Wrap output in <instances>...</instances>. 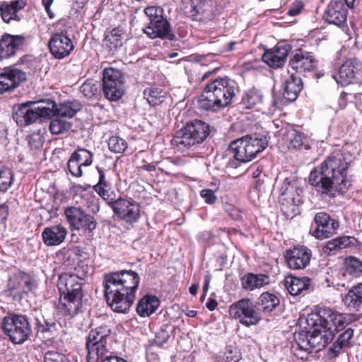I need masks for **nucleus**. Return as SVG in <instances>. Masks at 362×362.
Wrapping results in <instances>:
<instances>
[{"instance_id": "nucleus-57", "label": "nucleus", "mask_w": 362, "mask_h": 362, "mask_svg": "<svg viewBox=\"0 0 362 362\" xmlns=\"http://www.w3.org/2000/svg\"><path fill=\"white\" fill-rule=\"evenodd\" d=\"M45 362H70L66 357L57 351H49L45 355Z\"/></svg>"}, {"instance_id": "nucleus-42", "label": "nucleus", "mask_w": 362, "mask_h": 362, "mask_svg": "<svg viewBox=\"0 0 362 362\" xmlns=\"http://www.w3.org/2000/svg\"><path fill=\"white\" fill-rule=\"evenodd\" d=\"M80 90L86 98L97 99L100 94V85L93 80H87L81 86Z\"/></svg>"}, {"instance_id": "nucleus-56", "label": "nucleus", "mask_w": 362, "mask_h": 362, "mask_svg": "<svg viewBox=\"0 0 362 362\" xmlns=\"http://www.w3.org/2000/svg\"><path fill=\"white\" fill-rule=\"evenodd\" d=\"M281 190L282 194H286L290 198L292 199H293V194L295 192L298 194H299V193L301 192V189L297 188L296 182L292 181L287 182V179L286 180L284 186L281 188Z\"/></svg>"}, {"instance_id": "nucleus-5", "label": "nucleus", "mask_w": 362, "mask_h": 362, "mask_svg": "<svg viewBox=\"0 0 362 362\" xmlns=\"http://www.w3.org/2000/svg\"><path fill=\"white\" fill-rule=\"evenodd\" d=\"M268 143L267 135L260 134L245 135L233 141L229 150L233 153L234 160L228 162V166L236 168L240 163L251 161L267 147Z\"/></svg>"}, {"instance_id": "nucleus-63", "label": "nucleus", "mask_w": 362, "mask_h": 362, "mask_svg": "<svg viewBox=\"0 0 362 362\" xmlns=\"http://www.w3.org/2000/svg\"><path fill=\"white\" fill-rule=\"evenodd\" d=\"M241 42H238L235 41H231L226 44L224 47V49L226 52H232L238 49V46L240 45Z\"/></svg>"}, {"instance_id": "nucleus-46", "label": "nucleus", "mask_w": 362, "mask_h": 362, "mask_svg": "<svg viewBox=\"0 0 362 362\" xmlns=\"http://www.w3.org/2000/svg\"><path fill=\"white\" fill-rule=\"evenodd\" d=\"M13 174L6 167L0 168V192H6L12 185Z\"/></svg>"}, {"instance_id": "nucleus-6", "label": "nucleus", "mask_w": 362, "mask_h": 362, "mask_svg": "<svg viewBox=\"0 0 362 362\" xmlns=\"http://www.w3.org/2000/svg\"><path fill=\"white\" fill-rule=\"evenodd\" d=\"M107 326H100L91 329L86 339L87 362H126L122 358L112 354L107 346V339L110 334Z\"/></svg>"}, {"instance_id": "nucleus-50", "label": "nucleus", "mask_w": 362, "mask_h": 362, "mask_svg": "<svg viewBox=\"0 0 362 362\" xmlns=\"http://www.w3.org/2000/svg\"><path fill=\"white\" fill-rule=\"evenodd\" d=\"M35 329L37 332L47 333L52 331V329L55 327V323L47 322L44 316L40 315L35 317Z\"/></svg>"}, {"instance_id": "nucleus-4", "label": "nucleus", "mask_w": 362, "mask_h": 362, "mask_svg": "<svg viewBox=\"0 0 362 362\" xmlns=\"http://www.w3.org/2000/svg\"><path fill=\"white\" fill-rule=\"evenodd\" d=\"M76 277L60 275L57 287L59 291L58 312L64 316L74 317L81 310L83 293Z\"/></svg>"}, {"instance_id": "nucleus-38", "label": "nucleus", "mask_w": 362, "mask_h": 362, "mask_svg": "<svg viewBox=\"0 0 362 362\" xmlns=\"http://www.w3.org/2000/svg\"><path fill=\"white\" fill-rule=\"evenodd\" d=\"M167 93L161 88L151 87L144 91V98L152 106L159 105L167 98Z\"/></svg>"}, {"instance_id": "nucleus-29", "label": "nucleus", "mask_w": 362, "mask_h": 362, "mask_svg": "<svg viewBox=\"0 0 362 362\" xmlns=\"http://www.w3.org/2000/svg\"><path fill=\"white\" fill-rule=\"evenodd\" d=\"M46 106L51 109V115L67 119L73 117L81 109V104L77 100L67 101L59 105L50 100L47 103Z\"/></svg>"}, {"instance_id": "nucleus-14", "label": "nucleus", "mask_w": 362, "mask_h": 362, "mask_svg": "<svg viewBox=\"0 0 362 362\" xmlns=\"http://www.w3.org/2000/svg\"><path fill=\"white\" fill-rule=\"evenodd\" d=\"M303 89V83L300 77L291 74L282 83V97L274 96L272 100L273 110L281 109L289 103L295 101Z\"/></svg>"}, {"instance_id": "nucleus-1", "label": "nucleus", "mask_w": 362, "mask_h": 362, "mask_svg": "<svg viewBox=\"0 0 362 362\" xmlns=\"http://www.w3.org/2000/svg\"><path fill=\"white\" fill-rule=\"evenodd\" d=\"M352 156L346 151H337L312 170L309 182L321 194L333 197L337 191L347 188V169Z\"/></svg>"}, {"instance_id": "nucleus-48", "label": "nucleus", "mask_w": 362, "mask_h": 362, "mask_svg": "<svg viewBox=\"0 0 362 362\" xmlns=\"http://www.w3.org/2000/svg\"><path fill=\"white\" fill-rule=\"evenodd\" d=\"M346 272L354 276L362 274V262L356 257H350L346 261Z\"/></svg>"}, {"instance_id": "nucleus-15", "label": "nucleus", "mask_w": 362, "mask_h": 362, "mask_svg": "<svg viewBox=\"0 0 362 362\" xmlns=\"http://www.w3.org/2000/svg\"><path fill=\"white\" fill-rule=\"evenodd\" d=\"M64 214L72 229L90 233L96 228L95 218L80 207H68L65 209Z\"/></svg>"}, {"instance_id": "nucleus-37", "label": "nucleus", "mask_w": 362, "mask_h": 362, "mask_svg": "<svg viewBox=\"0 0 362 362\" xmlns=\"http://www.w3.org/2000/svg\"><path fill=\"white\" fill-rule=\"evenodd\" d=\"M354 335L352 329L349 328L341 333L337 338V340L329 349V355L331 357H335L338 355L340 351L350 345V340Z\"/></svg>"}, {"instance_id": "nucleus-26", "label": "nucleus", "mask_w": 362, "mask_h": 362, "mask_svg": "<svg viewBox=\"0 0 362 362\" xmlns=\"http://www.w3.org/2000/svg\"><path fill=\"white\" fill-rule=\"evenodd\" d=\"M25 37L5 33L0 39V60L12 57L22 47Z\"/></svg>"}, {"instance_id": "nucleus-61", "label": "nucleus", "mask_w": 362, "mask_h": 362, "mask_svg": "<svg viewBox=\"0 0 362 362\" xmlns=\"http://www.w3.org/2000/svg\"><path fill=\"white\" fill-rule=\"evenodd\" d=\"M168 338V334L165 331H161L156 336V341L157 344L162 345L167 342Z\"/></svg>"}, {"instance_id": "nucleus-11", "label": "nucleus", "mask_w": 362, "mask_h": 362, "mask_svg": "<svg viewBox=\"0 0 362 362\" xmlns=\"http://www.w3.org/2000/svg\"><path fill=\"white\" fill-rule=\"evenodd\" d=\"M228 312L231 318L246 327L256 325L262 320L260 313L250 298H242L233 303Z\"/></svg>"}, {"instance_id": "nucleus-64", "label": "nucleus", "mask_w": 362, "mask_h": 362, "mask_svg": "<svg viewBox=\"0 0 362 362\" xmlns=\"http://www.w3.org/2000/svg\"><path fill=\"white\" fill-rule=\"evenodd\" d=\"M217 305L218 303L216 300L209 299L206 303V306L209 310L212 311L216 308Z\"/></svg>"}, {"instance_id": "nucleus-12", "label": "nucleus", "mask_w": 362, "mask_h": 362, "mask_svg": "<svg viewBox=\"0 0 362 362\" xmlns=\"http://www.w3.org/2000/svg\"><path fill=\"white\" fill-rule=\"evenodd\" d=\"M103 93L105 98L116 101L124 93V78L119 69L106 68L103 73Z\"/></svg>"}, {"instance_id": "nucleus-7", "label": "nucleus", "mask_w": 362, "mask_h": 362, "mask_svg": "<svg viewBox=\"0 0 362 362\" xmlns=\"http://www.w3.org/2000/svg\"><path fill=\"white\" fill-rule=\"evenodd\" d=\"M209 134V125L200 119H194L177 131L171 144L178 151L185 152L202 143Z\"/></svg>"}, {"instance_id": "nucleus-18", "label": "nucleus", "mask_w": 362, "mask_h": 362, "mask_svg": "<svg viewBox=\"0 0 362 362\" xmlns=\"http://www.w3.org/2000/svg\"><path fill=\"white\" fill-rule=\"evenodd\" d=\"M314 221L315 226H313L314 228L312 234L317 239H325L332 236L339 228V223L325 212L316 214Z\"/></svg>"}, {"instance_id": "nucleus-43", "label": "nucleus", "mask_w": 362, "mask_h": 362, "mask_svg": "<svg viewBox=\"0 0 362 362\" xmlns=\"http://www.w3.org/2000/svg\"><path fill=\"white\" fill-rule=\"evenodd\" d=\"M71 156L83 167L89 166L93 163V154L86 148H78L76 149Z\"/></svg>"}, {"instance_id": "nucleus-19", "label": "nucleus", "mask_w": 362, "mask_h": 362, "mask_svg": "<svg viewBox=\"0 0 362 362\" xmlns=\"http://www.w3.org/2000/svg\"><path fill=\"white\" fill-rule=\"evenodd\" d=\"M349 8L343 0H331L323 18L327 23L341 27L346 22Z\"/></svg>"}, {"instance_id": "nucleus-62", "label": "nucleus", "mask_w": 362, "mask_h": 362, "mask_svg": "<svg viewBox=\"0 0 362 362\" xmlns=\"http://www.w3.org/2000/svg\"><path fill=\"white\" fill-rule=\"evenodd\" d=\"M53 1L54 0H42V5L44 6L48 16L51 19L54 17V13L50 9V6L52 4Z\"/></svg>"}, {"instance_id": "nucleus-39", "label": "nucleus", "mask_w": 362, "mask_h": 362, "mask_svg": "<svg viewBox=\"0 0 362 362\" xmlns=\"http://www.w3.org/2000/svg\"><path fill=\"white\" fill-rule=\"evenodd\" d=\"M50 116H53V118L51 119L49 129L52 134H65L71 129L72 124L67 119L56 115H51Z\"/></svg>"}, {"instance_id": "nucleus-49", "label": "nucleus", "mask_w": 362, "mask_h": 362, "mask_svg": "<svg viewBox=\"0 0 362 362\" xmlns=\"http://www.w3.org/2000/svg\"><path fill=\"white\" fill-rule=\"evenodd\" d=\"M211 0H195V20H200L204 14L209 15L211 12Z\"/></svg>"}, {"instance_id": "nucleus-32", "label": "nucleus", "mask_w": 362, "mask_h": 362, "mask_svg": "<svg viewBox=\"0 0 362 362\" xmlns=\"http://www.w3.org/2000/svg\"><path fill=\"white\" fill-rule=\"evenodd\" d=\"M310 279L308 277H296L289 276L284 279V286L292 296L303 293L309 289Z\"/></svg>"}, {"instance_id": "nucleus-34", "label": "nucleus", "mask_w": 362, "mask_h": 362, "mask_svg": "<svg viewBox=\"0 0 362 362\" xmlns=\"http://www.w3.org/2000/svg\"><path fill=\"white\" fill-rule=\"evenodd\" d=\"M356 243V238L352 236L339 237L329 240L322 250L325 254L332 255L340 250L355 245Z\"/></svg>"}, {"instance_id": "nucleus-25", "label": "nucleus", "mask_w": 362, "mask_h": 362, "mask_svg": "<svg viewBox=\"0 0 362 362\" xmlns=\"http://www.w3.org/2000/svg\"><path fill=\"white\" fill-rule=\"evenodd\" d=\"M361 70V65L356 59H348L340 66L335 80L342 86L356 83Z\"/></svg>"}, {"instance_id": "nucleus-53", "label": "nucleus", "mask_w": 362, "mask_h": 362, "mask_svg": "<svg viewBox=\"0 0 362 362\" xmlns=\"http://www.w3.org/2000/svg\"><path fill=\"white\" fill-rule=\"evenodd\" d=\"M95 191L111 208L112 207L117 199H115V194L111 191V188L100 189V190Z\"/></svg>"}, {"instance_id": "nucleus-21", "label": "nucleus", "mask_w": 362, "mask_h": 362, "mask_svg": "<svg viewBox=\"0 0 362 362\" xmlns=\"http://www.w3.org/2000/svg\"><path fill=\"white\" fill-rule=\"evenodd\" d=\"M112 209L115 214L127 223L135 222L140 216V206L125 199H117Z\"/></svg>"}, {"instance_id": "nucleus-24", "label": "nucleus", "mask_w": 362, "mask_h": 362, "mask_svg": "<svg viewBox=\"0 0 362 362\" xmlns=\"http://www.w3.org/2000/svg\"><path fill=\"white\" fill-rule=\"evenodd\" d=\"M291 51L288 45H276L272 49H267L262 59L270 67L278 69L283 66Z\"/></svg>"}, {"instance_id": "nucleus-40", "label": "nucleus", "mask_w": 362, "mask_h": 362, "mask_svg": "<svg viewBox=\"0 0 362 362\" xmlns=\"http://www.w3.org/2000/svg\"><path fill=\"white\" fill-rule=\"evenodd\" d=\"M122 30L118 28H113L106 32L104 39V45L110 50H116L122 45Z\"/></svg>"}, {"instance_id": "nucleus-20", "label": "nucleus", "mask_w": 362, "mask_h": 362, "mask_svg": "<svg viewBox=\"0 0 362 362\" xmlns=\"http://www.w3.org/2000/svg\"><path fill=\"white\" fill-rule=\"evenodd\" d=\"M26 73L19 69L6 67L0 73V93L11 92L26 80Z\"/></svg>"}, {"instance_id": "nucleus-60", "label": "nucleus", "mask_w": 362, "mask_h": 362, "mask_svg": "<svg viewBox=\"0 0 362 362\" xmlns=\"http://www.w3.org/2000/svg\"><path fill=\"white\" fill-rule=\"evenodd\" d=\"M303 4L300 0H296L291 4L290 8L288 9L287 14L289 16L294 17L300 14L303 9Z\"/></svg>"}, {"instance_id": "nucleus-51", "label": "nucleus", "mask_w": 362, "mask_h": 362, "mask_svg": "<svg viewBox=\"0 0 362 362\" xmlns=\"http://www.w3.org/2000/svg\"><path fill=\"white\" fill-rule=\"evenodd\" d=\"M346 323L345 320V317L341 314L337 313L335 317H334L333 322L330 325L331 329H327L328 332H330L332 334V337L335 333L341 330Z\"/></svg>"}, {"instance_id": "nucleus-47", "label": "nucleus", "mask_w": 362, "mask_h": 362, "mask_svg": "<svg viewBox=\"0 0 362 362\" xmlns=\"http://www.w3.org/2000/svg\"><path fill=\"white\" fill-rule=\"evenodd\" d=\"M108 148L112 152L122 153L127 148V143L119 136H111L108 140Z\"/></svg>"}, {"instance_id": "nucleus-17", "label": "nucleus", "mask_w": 362, "mask_h": 362, "mask_svg": "<svg viewBox=\"0 0 362 362\" xmlns=\"http://www.w3.org/2000/svg\"><path fill=\"white\" fill-rule=\"evenodd\" d=\"M312 257V251L304 245H296L287 250L285 259L291 269L299 270L305 269L309 264Z\"/></svg>"}, {"instance_id": "nucleus-22", "label": "nucleus", "mask_w": 362, "mask_h": 362, "mask_svg": "<svg viewBox=\"0 0 362 362\" xmlns=\"http://www.w3.org/2000/svg\"><path fill=\"white\" fill-rule=\"evenodd\" d=\"M27 0L0 1V16L2 21L7 24L20 22L22 16L19 14V12L25 8Z\"/></svg>"}, {"instance_id": "nucleus-59", "label": "nucleus", "mask_w": 362, "mask_h": 362, "mask_svg": "<svg viewBox=\"0 0 362 362\" xmlns=\"http://www.w3.org/2000/svg\"><path fill=\"white\" fill-rule=\"evenodd\" d=\"M200 196L208 204H213L217 200L214 191L211 189H203L200 192Z\"/></svg>"}, {"instance_id": "nucleus-9", "label": "nucleus", "mask_w": 362, "mask_h": 362, "mask_svg": "<svg viewBox=\"0 0 362 362\" xmlns=\"http://www.w3.org/2000/svg\"><path fill=\"white\" fill-rule=\"evenodd\" d=\"M44 104L35 101L17 104L13 108V119L19 127H25L38 119L48 118L51 115V109Z\"/></svg>"}, {"instance_id": "nucleus-33", "label": "nucleus", "mask_w": 362, "mask_h": 362, "mask_svg": "<svg viewBox=\"0 0 362 362\" xmlns=\"http://www.w3.org/2000/svg\"><path fill=\"white\" fill-rule=\"evenodd\" d=\"M159 305L160 300L157 297L146 295L137 303L136 313L140 317H149L156 312Z\"/></svg>"}, {"instance_id": "nucleus-41", "label": "nucleus", "mask_w": 362, "mask_h": 362, "mask_svg": "<svg viewBox=\"0 0 362 362\" xmlns=\"http://www.w3.org/2000/svg\"><path fill=\"white\" fill-rule=\"evenodd\" d=\"M263 95L259 90L255 88L248 90L242 98L241 103L246 108H252L262 103Z\"/></svg>"}, {"instance_id": "nucleus-23", "label": "nucleus", "mask_w": 362, "mask_h": 362, "mask_svg": "<svg viewBox=\"0 0 362 362\" xmlns=\"http://www.w3.org/2000/svg\"><path fill=\"white\" fill-rule=\"evenodd\" d=\"M316 63L317 62L312 53L298 49L290 59L288 66L297 73L305 74L314 70Z\"/></svg>"}, {"instance_id": "nucleus-55", "label": "nucleus", "mask_w": 362, "mask_h": 362, "mask_svg": "<svg viewBox=\"0 0 362 362\" xmlns=\"http://www.w3.org/2000/svg\"><path fill=\"white\" fill-rule=\"evenodd\" d=\"M162 12L163 10L160 7L157 6H148L144 9V13L148 17L150 22L163 18Z\"/></svg>"}, {"instance_id": "nucleus-31", "label": "nucleus", "mask_w": 362, "mask_h": 362, "mask_svg": "<svg viewBox=\"0 0 362 362\" xmlns=\"http://www.w3.org/2000/svg\"><path fill=\"white\" fill-rule=\"evenodd\" d=\"M243 289L252 291L269 284V276L263 274L247 273L240 279Z\"/></svg>"}, {"instance_id": "nucleus-36", "label": "nucleus", "mask_w": 362, "mask_h": 362, "mask_svg": "<svg viewBox=\"0 0 362 362\" xmlns=\"http://www.w3.org/2000/svg\"><path fill=\"white\" fill-rule=\"evenodd\" d=\"M343 302L349 308L358 310L362 305V283L354 286L343 298Z\"/></svg>"}, {"instance_id": "nucleus-52", "label": "nucleus", "mask_w": 362, "mask_h": 362, "mask_svg": "<svg viewBox=\"0 0 362 362\" xmlns=\"http://www.w3.org/2000/svg\"><path fill=\"white\" fill-rule=\"evenodd\" d=\"M181 9L187 17L196 18L195 0H182Z\"/></svg>"}, {"instance_id": "nucleus-45", "label": "nucleus", "mask_w": 362, "mask_h": 362, "mask_svg": "<svg viewBox=\"0 0 362 362\" xmlns=\"http://www.w3.org/2000/svg\"><path fill=\"white\" fill-rule=\"evenodd\" d=\"M90 268L86 264L81 262L74 269L75 273H64L61 275H67L71 277H76V282L81 285L82 288L83 280L90 274Z\"/></svg>"}, {"instance_id": "nucleus-3", "label": "nucleus", "mask_w": 362, "mask_h": 362, "mask_svg": "<svg viewBox=\"0 0 362 362\" xmlns=\"http://www.w3.org/2000/svg\"><path fill=\"white\" fill-rule=\"evenodd\" d=\"M235 81L227 76L211 81L205 86L197 100L198 107L215 112L228 106L235 96Z\"/></svg>"}, {"instance_id": "nucleus-35", "label": "nucleus", "mask_w": 362, "mask_h": 362, "mask_svg": "<svg viewBox=\"0 0 362 362\" xmlns=\"http://www.w3.org/2000/svg\"><path fill=\"white\" fill-rule=\"evenodd\" d=\"M280 303L277 296L269 292L262 293L257 299L258 310L267 315L273 312Z\"/></svg>"}, {"instance_id": "nucleus-8", "label": "nucleus", "mask_w": 362, "mask_h": 362, "mask_svg": "<svg viewBox=\"0 0 362 362\" xmlns=\"http://www.w3.org/2000/svg\"><path fill=\"white\" fill-rule=\"evenodd\" d=\"M1 327L14 344H22L33 336L32 326L26 315L8 313L3 318Z\"/></svg>"}, {"instance_id": "nucleus-27", "label": "nucleus", "mask_w": 362, "mask_h": 362, "mask_svg": "<svg viewBox=\"0 0 362 362\" xmlns=\"http://www.w3.org/2000/svg\"><path fill=\"white\" fill-rule=\"evenodd\" d=\"M143 30L144 33L153 39L156 37L168 40H173L175 39V35L170 29V25L164 18L149 22L148 25L144 28Z\"/></svg>"}, {"instance_id": "nucleus-16", "label": "nucleus", "mask_w": 362, "mask_h": 362, "mask_svg": "<svg viewBox=\"0 0 362 362\" xmlns=\"http://www.w3.org/2000/svg\"><path fill=\"white\" fill-rule=\"evenodd\" d=\"M48 47L55 59H62L71 54L74 49V45L67 32L62 30L52 35Z\"/></svg>"}, {"instance_id": "nucleus-54", "label": "nucleus", "mask_w": 362, "mask_h": 362, "mask_svg": "<svg viewBox=\"0 0 362 362\" xmlns=\"http://www.w3.org/2000/svg\"><path fill=\"white\" fill-rule=\"evenodd\" d=\"M67 165L70 173L73 176L80 177L83 175V166L78 163L71 156H70L68 160Z\"/></svg>"}, {"instance_id": "nucleus-13", "label": "nucleus", "mask_w": 362, "mask_h": 362, "mask_svg": "<svg viewBox=\"0 0 362 362\" xmlns=\"http://www.w3.org/2000/svg\"><path fill=\"white\" fill-rule=\"evenodd\" d=\"M37 281L29 274L18 271L10 276L7 287L15 297L23 298L29 293L34 292L37 288Z\"/></svg>"}, {"instance_id": "nucleus-58", "label": "nucleus", "mask_w": 362, "mask_h": 362, "mask_svg": "<svg viewBox=\"0 0 362 362\" xmlns=\"http://www.w3.org/2000/svg\"><path fill=\"white\" fill-rule=\"evenodd\" d=\"M97 170L99 173L98 182L93 187L95 190H100V189L111 188L110 182L106 180L104 170L101 168L97 167Z\"/></svg>"}, {"instance_id": "nucleus-44", "label": "nucleus", "mask_w": 362, "mask_h": 362, "mask_svg": "<svg viewBox=\"0 0 362 362\" xmlns=\"http://www.w3.org/2000/svg\"><path fill=\"white\" fill-rule=\"evenodd\" d=\"M337 314L336 312L330 308H323L319 310L320 325H317L318 327L325 330L330 329V325L333 322L334 317Z\"/></svg>"}, {"instance_id": "nucleus-30", "label": "nucleus", "mask_w": 362, "mask_h": 362, "mask_svg": "<svg viewBox=\"0 0 362 362\" xmlns=\"http://www.w3.org/2000/svg\"><path fill=\"white\" fill-rule=\"evenodd\" d=\"M307 141L304 134L291 127L286 129L282 136L283 144L288 149H298L303 146L308 148Z\"/></svg>"}, {"instance_id": "nucleus-28", "label": "nucleus", "mask_w": 362, "mask_h": 362, "mask_svg": "<svg viewBox=\"0 0 362 362\" xmlns=\"http://www.w3.org/2000/svg\"><path fill=\"white\" fill-rule=\"evenodd\" d=\"M68 234V230L62 224H56L47 226L42 232V238L45 245L57 246L64 242Z\"/></svg>"}, {"instance_id": "nucleus-10", "label": "nucleus", "mask_w": 362, "mask_h": 362, "mask_svg": "<svg viewBox=\"0 0 362 362\" xmlns=\"http://www.w3.org/2000/svg\"><path fill=\"white\" fill-rule=\"evenodd\" d=\"M333 339L332 334L327 330L322 329L315 325L313 331L307 332L305 334H300L298 339V346L300 351H305V356L297 357L302 360H307L308 354L312 351L318 352L324 349Z\"/></svg>"}, {"instance_id": "nucleus-2", "label": "nucleus", "mask_w": 362, "mask_h": 362, "mask_svg": "<svg viewBox=\"0 0 362 362\" xmlns=\"http://www.w3.org/2000/svg\"><path fill=\"white\" fill-rule=\"evenodd\" d=\"M140 277L132 270H120L105 276V296L111 309L127 313L132 306Z\"/></svg>"}]
</instances>
